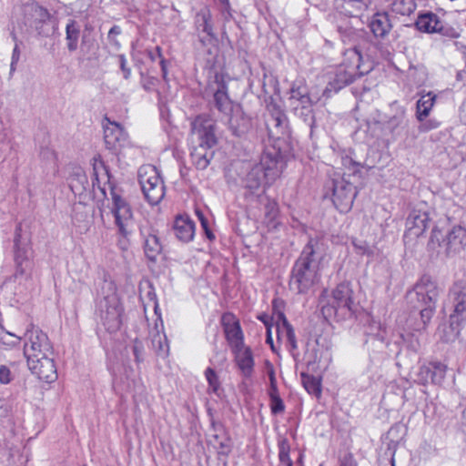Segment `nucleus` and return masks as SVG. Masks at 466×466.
Wrapping results in <instances>:
<instances>
[{
  "instance_id": "nucleus-60",
  "label": "nucleus",
  "mask_w": 466,
  "mask_h": 466,
  "mask_svg": "<svg viewBox=\"0 0 466 466\" xmlns=\"http://www.w3.org/2000/svg\"><path fill=\"white\" fill-rule=\"evenodd\" d=\"M258 319L264 323L267 329H268V327H270V329H272V326H273L272 325V319H273L272 317H269L268 314H260L258 317Z\"/></svg>"
},
{
  "instance_id": "nucleus-4",
  "label": "nucleus",
  "mask_w": 466,
  "mask_h": 466,
  "mask_svg": "<svg viewBox=\"0 0 466 466\" xmlns=\"http://www.w3.org/2000/svg\"><path fill=\"white\" fill-rule=\"evenodd\" d=\"M320 245L319 238H310L292 267L289 285L298 294L307 293L318 281L315 255L320 251Z\"/></svg>"
},
{
  "instance_id": "nucleus-13",
  "label": "nucleus",
  "mask_w": 466,
  "mask_h": 466,
  "mask_svg": "<svg viewBox=\"0 0 466 466\" xmlns=\"http://www.w3.org/2000/svg\"><path fill=\"white\" fill-rule=\"evenodd\" d=\"M24 22L26 31L35 30L39 35L48 36L51 15L46 8L36 2H30L23 6Z\"/></svg>"
},
{
  "instance_id": "nucleus-55",
  "label": "nucleus",
  "mask_w": 466,
  "mask_h": 466,
  "mask_svg": "<svg viewBox=\"0 0 466 466\" xmlns=\"http://www.w3.org/2000/svg\"><path fill=\"white\" fill-rule=\"evenodd\" d=\"M157 83L158 79L157 77L141 74V85L146 91L151 92L156 90Z\"/></svg>"
},
{
  "instance_id": "nucleus-34",
  "label": "nucleus",
  "mask_w": 466,
  "mask_h": 466,
  "mask_svg": "<svg viewBox=\"0 0 466 466\" xmlns=\"http://www.w3.org/2000/svg\"><path fill=\"white\" fill-rule=\"evenodd\" d=\"M319 100V98L316 97V99L312 102L291 108L295 116L301 118L309 126L311 131L315 126V115L312 107L316 103H318Z\"/></svg>"
},
{
  "instance_id": "nucleus-15",
  "label": "nucleus",
  "mask_w": 466,
  "mask_h": 466,
  "mask_svg": "<svg viewBox=\"0 0 466 466\" xmlns=\"http://www.w3.org/2000/svg\"><path fill=\"white\" fill-rule=\"evenodd\" d=\"M332 192V202L340 212L349 211L356 198L355 187L342 177L333 178L327 184Z\"/></svg>"
},
{
  "instance_id": "nucleus-26",
  "label": "nucleus",
  "mask_w": 466,
  "mask_h": 466,
  "mask_svg": "<svg viewBox=\"0 0 466 466\" xmlns=\"http://www.w3.org/2000/svg\"><path fill=\"white\" fill-rule=\"evenodd\" d=\"M228 319H233L232 315L225 314L222 317V323L224 327V332L226 339L232 348L235 349L242 348L244 346V335L238 321H228Z\"/></svg>"
},
{
  "instance_id": "nucleus-20",
  "label": "nucleus",
  "mask_w": 466,
  "mask_h": 466,
  "mask_svg": "<svg viewBox=\"0 0 466 466\" xmlns=\"http://www.w3.org/2000/svg\"><path fill=\"white\" fill-rule=\"evenodd\" d=\"M140 236L144 242V252L146 257L155 261L162 251V244L157 235V230L147 223L139 228Z\"/></svg>"
},
{
  "instance_id": "nucleus-8",
  "label": "nucleus",
  "mask_w": 466,
  "mask_h": 466,
  "mask_svg": "<svg viewBox=\"0 0 466 466\" xmlns=\"http://www.w3.org/2000/svg\"><path fill=\"white\" fill-rule=\"evenodd\" d=\"M30 255V236L23 230L22 224L18 223L14 236L15 277L16 279L30 278L34 267Z\"/></svg>"
},
{
  "instance_id": "nucleus-3",
  "label": "nucleus",
  "mask_w": 466,
  "mask_h": 466,
  "mask_svg": "<svg viewBox=\"0 0 466 466\" xmlns=\"http://www.w3.org/2000/svg\"><path fill=\"white\" fill-rule=\"evenodd\" d=\"M442 289L436 279L429 274H423L406 293V301L410 309L419 310L420 321L412 329L416 331L425 329L432 319L436 303Z\"/></svg>"
},
{
  "instance_id": "nucleus-2",
  "label": "nucleus",
  "mask_w": 466,
  "mask_h": 466,
  "mask_svg": "<svg viewBox=\"0 0 466 466\" xmlns=\"http://www.w3.org/2000/svg\"><path fill=\"white\" fill-rule=\"evenodd\" d=\"M93 187L97 188L106 196V188L100 185V177L106 178L109 184L110 196L112 199L111 212L115 218V224L118 228L120 238L118 246L122 250H127L129 247V237L133 232V212L129 203L121 197L117 189L109 183V170L101 159L94 158L93 163Z\"/></svg>"
},
{
  "instance_id": "nucleus-53",
  "label": "nucleus",
  "mask_w": 466,
  "mask_h": 466,
  "mask_svg": "<svg viewBox=\"0 0 466 466\" xmlns=\"http://www.w3.org/2000/svg\"><path fill=\"white\" fill-rule=\"evenodd\" d=\"M266 367H267V373H268L269 382H270V389H269L268 394L279 393L274 367H273L272 363L269 362L268 360L266 361Z\"/></svg>"
},
{
  "instance_id": "nucleus-17",
  "label": "nucleus",
  "mask_w": 466,
  "mask_h": 466,
  "mask_svg": "<svg viewBox=\"0 0 466 466\" xmlns=\"http://www.w3.org/2000/svg\"><path fill=\"white\" fill-rule=\"evenodd\" d=\"M27 365L32 373L35 374L40 380L51 383L57 379L54 355L41 356L28 360Z\"/></svg>"
},
{
  "instance_id": "nucleus-38",
  "label": "nucleus",
  "mask_w": 466,
  "mask_h": 466,
  "mask_svg": "<svg viewBox=\"0 0 466 466\" xmlns=\"http://www.w3.org/2000/svg\"><path fill=\"white\" fill-rule=\"evenodd\" d=\"M69 187L75 195H82L89 187L88 179L84 172H76L69 178Z\"/></svg>"
},
{
  "instance_id": "nucleus-25",
  "label": "nucleus",
  "mask_w": 466,
  "mask_h": 466,
  "mask_svg": "<svg viewBox=\"0 0 466 466\" xmlns=\"http://www.w3.org/2000/svg\"><path fill=\"white\" fill-rule=\"evenodd\" d=\"M448 256L460 253L466 247V229L461 226H455L443 239Z\"/></svg>"
},
{
  "instance_id": "nucleus-46",
  "label": "nucleus",
  "mask_w": 466,
  "mask_h": 466,
  "mask_svg": "<svg viewBox=\"0 0 466 466\" xmlns=\"http://www.w3.org/2000/svg\"><path fill=\"white\" fill-rule=\"evenodd\" d=\"M352 245L357 254L372 258L374 256L373 248L366 242L361 240H353Z\"/></svg>"
},
{
  "instance_id": "nucleus-22",
  "label": "nucleus",
  "mask_w": 466,
  "mask_h": 466,
  "mask_svg": "<svg viewBox=\"0 0 466 466\" xmlns=\"http://www.w3.org/2000/svg\"><path fill=\"white\" fill-rule=\"evenodd\" d=\"M431 219L426 211L412 209L406 219V232L404 237L419 238L429 227Z\"/></svg>"
},
{
  "instance_id": "nucleus-27",
  "label": "nucleus",
  "mask_w": 466,
  "mask_h": 466,
  "mask_svg": "<svg viewBox=\"0 0 466 466\" xmlns=\"http://www.w3.org/2000/svg\"><path fill=\"white\" fill-rule=\"evenodd\" d=\"M233 352L242 375L246 378L251 377L255 365L251 349L244 345L242 348L233 350Z\"/></svg>"
},
{
  "instance_id": "nucleus-62",
  "label": "nucleus",
  "mask_w": 466,
  "mask_h": 466,
  "mask_svg": "<svg viewBox=\"0 0 466 466\" xmlns=\"http://www.w3.org/2000/svg\"><path fill=\"white\" fill-rule=\"evenodd\" d=\"M41 156L43 158H46L47 160H55L56 159V153L48 148H45L41 151Z\"/></svg>"
},
{
  "instance_id": "nucleus-57",
  "label": "nucleus",
  "mask_w": 466,
  "mask_h": 466,
  "mask_svg": "<svg viewBox=\"0 0 466 466\" xmlns=\"http://www.w3.org/2000/svg\"><path fill=\"white\" fill-rule=\"evenodd\" d=\"M13 380V375L10 369L5 366H0V382L2 384H8Z\"/></svg>"
},
{
  "instance_id": "nucleus-41",
  "label": "nucleus",
  "mask_w": 466,
  "mask_h": 466,
  "mask_svg": "<svg viewBox=\"0 0 466 466\" xmlns=\"http://www.w3.org/2000/svg\"><path fill=\"white\" fill-rule=\"evenodd\" d=\"M300 376L305 390L309 394L319 396L321 393L320 380L313 375H309L305 372H301Z\"/></svg>"
},
{
  "instance_id": "nucleus-40",
  "label": "nucleus",
  "mask_w": 466,
  "mask_h": 466,
  "mask_svg": "<svg viewBox=\"0 0 466 466\" xmlns=\"http://www.w3.org/2000/svg\"><path fill=\"white\" fill-rule=\"evenodd\" d=\"M319 339H316L313 342L308 341L306 345V351L304 358L307 365H312L319 361L321 353L319 352Z\"/></svg>"
},
{
  "instance_id": "nucleus-6",
  "label": "nucleus",
  "mask_w": 466,
  "mask_h": 466,
  "mask_svg": "<svg viewBox=\"0 0 466 466\" xmlns=\"http://www.w3.org/2000/svg\"><path fill=\"white\" fill-rule=\"evenodd\" d=\"M360 47L357 46L355 49H348L344 52V66L337 69L333 80L329 83L324 94L332 90L338 92L351 84L357 76L363 75L360 69L362 56L360 53Z\"/></svg>"
},
{
  "instance_id": "nucleus-58",
  "label": "nucleus",
  "mask_w": 466,
  "mask_h": 466,
  "mask_svg": "<svg viewBox=\"0 0 466 466\" xmlns=\"http://www.w3.org/2000/svg\"><path fill=\"white\" fill-rule=\"evenodd\" d=\"M117 59H118L119 66L123 73L124 78L128 79L131 76V69L129 67H127V58H126L125 55H123V54L117 55Z\"/></svg>"
},
{
  "instance_id": "nucleus-61",
  "label": "nucleus",
  "mask_w": 466,
  "mask_h": 466,
  "mask_svg": "<svg viewBox=\"0 0 466 466\" xmlns=\"http://www.w3.org/2000/svg\"><path fill=\"white\" fill-rule=\"evenodd\" d=\"M19 57H20V50H19L18 45L15 44L14 50H13V54H12V62H11L12 69L14 68V66L17 63V61L19 60Z\"/></svg>"
},
{
  "instance_id": "nucleus-51",
  "label": "nucleus",
  "mask_w": 466,
  "mask_h": 466,
  "mask_svg": "<svg viewBox=\"0 0 466 466\" xmlns=\"http://www.w3.org/2000/svg\"><path fill=\"white\" fill-rule=\"evenodd\" d=\"M401 339L410 350H411L413 352H417L420 350V344L419 339L414 334H411V333H408L406 335L402 334Z\"/></svg>"
},
{
  "instance_id": "nucleus-37",
  "label": "nucleus",
  "mask_w": 466,
  "mask_h": 466,
  "mask_svg": "<svg viewBox=\"0 0 466 466\" xmlns=\"http://www.w3.org/2000/svg\"><path fill=\"white\" fill-rule=\"evenodd\" d=\"M266 126L270 136H283L287 133L288 118L286 115H283L282 117L267 118Z\"/></svg>"
},
{
  "instance_id": "nucleus-47",
  "label": "nucleus",
  "mask_w": 466,
  "mask_h": 466,
  "mask_svg": "<svg viewBox=\"0 0 466 466\" xmlns=\"http://www.w3.org/2000/svg\"><path fill=\"white\" fill-rule=\"evenodd\" d=\"M436 33L450 39L458 38L460 36L459 32L455 28L450 25L444 24L441 20H440Z\"/></svg>"
},
{
  "instance_id": "nucleus-49",
  "label": "nucleus",
  "mask_w": 466,
  "mask_h": 466,
  "mask_svg": "<svg viewBox=\"0 0 466 466\" xmlns=\"http://www.w3.org/2000/svg\"><path fill=\"white\" fill-rule=\"evenodd\" d=\"M279 215V206L275 200L268 199L265 204V217L266 218L273 222Z\"/></svg>"
},
{
  "instance_id": "nucleus-42",
  "label": "nucleus",
  "mask_w": 466,
  "mask_h": 466,
  "mask_svg": "<svg viewBox=\"0 0 466 466\" xmlns=\"http://www.w3.org/2000/svg\"><path fill=\"white\" fill-rule=\"evenodd\" d=\"M431 380L433 384H441L446 375L447 367L441 362H431Z\"/></svg>"
},
{
  "instance_id": "nucleus-10",
  "label": "nucleus",
  "mask_w": 466,
  "mask_h": 466,
  "mask_svg": "<svg viewBox=\"0 0 466 466\" xmlns=\"http://www.w3.org/2000/svg\"><path fill=\"white\" fill-rule=\"evenodd\" d=\"M207 94L212 95L211 105L223 116L224 118L235 111L236 106L228 96V87L225 80V76L220 72H215L209 78L206 89Z\"/></svg>"
},
{
  "instance_id": "nucleus-19",
  "label": "nucleus",
  "mask_w": 466,
  "mask_h": 466,
  "mask_svg": "<svg viewBox=\"0 0 466 466\" xmlns=\"http://www.w3.org/2000/svg\"><path fill=\"white\" fill-rule=\"evenodd\" d=\"M155 313L157 315L153 329L149 331L152 348L156 354L161 358H166L169 353V345L164 333V324L160 314L158 313V305L156 302L154 306Z\"/></svg>"
},
{
  "instance_id": "nucleus-7",
  "label": "nucleus",
  "mask_w": 466,
  "mask_h": 466,
  "mask_svg": "<svg viewBox=\"0 0 466 466\" xmlns=\"http://www.w3.org/2000/svg\"><path fill=\"white\" fill-rule=\"evenodd\" d=\"M358 304L354 299V291L351 284L348 281L341 282L336 286L331 292V300L329 306L322 308L323 312L330 314V311L342 319L355 317Z\"/></svg>"
},
{
  "instance_id": "nucleus-31",
  "label": "nucleus",
  "mask_w": 466,
  "mask_h": 466,
  "mask_svg": "<svg viewBox=\"0 0 466 466\" xmlns=\"http://www.w3.org/2000/svg\"><path fill=\"white\" fill-rule=\"evenodd\" d=\"M173 229L179 240L188 242L193 239L195 224L187 217L179 216L175 219Z\"/></svg>"
},
{
  "instance_id": "nucleus-64",
  "label": "nucleus",
  "mask_w": 466,
  "mask_h": 466,
  "mask_svg": "<svg viewBox=\"0 0 466 466\" xmlns=\"http://www.w3.org/2000/svg\"><path fill=\"white\" fill-rule=\"evenodd\" d=\"M121 33V29L118 25H114L108 32V38L111 39L113 35H117Z\"/></svg>"
},
{
  "instance_id": "nucleus-1",
  "label": "nucleus",
  "mask_w": 466,
  "mask_h": 466,
  "mask_svg": "<svg viewBox=\"0 0 466 466\" xmlns=\"http://www.w3.org/2000/svg\"><path fill=\"white\" fill-rule=\"evenodd\" d=\"M283 143L278 139L266 147L258 163L246 165V174L241 178L245 188L254 193L261 187H270L280 177L289 158V151L281 148Z\"/></svg>"
},
{
  "instance_id": "nucleus-24",
  "label": "nucleus",
  "mask_w": 466,
  "mask_h": 466,
  "mask_svg": "<svg viewBox=\"0 0 466 466\" xmlns=\"http://www.w3.org/2000/svg\"><path fill=\"white\" fill-rule=\"evenodd\" d=\"M212 16L208 7L199 10L195 16V25L198 33L206 34V36H199V41L203 46L215 39L213 32Z\"/></svg>"
},
{
  "instance_id": "nucleus-36",
  "label": "nucleus",
  "mask_w": 466,
  "mask_h": 466,
  "mask_svg": "<svg viewBox=\"0 0 466 466\" xmlns=\"http://www.w3.org/2000/svg\"><path fill=\"white\" fill-rule=\"evenodd\" d=\"M80 35V26L76 20H69L66 26V46L70 52L77 49Z\"/></svg>"
},
{
  "instance_id": "nucleus-32",
  "label": "nucleus",
  "mask_w": 466,
  "mask_h": 466,
  "mask_svg": "<svg viewBox=\"0 0 466 466\" xmlns=\"http://www.w3.org/2000/svg\"><path fill=\"white\" fill-rule=\"evenodd\" d=\"M440 20L436 14L430 11L424 12L419 14L415 25L420 32L433 34L436 33Z\"/></svg>"
},
{
  "instance_id": "nucleus-29",
  "label": "nucleus",
  "mask_w": 466,
  "mask_h": 466,
  "mask_svg": "<svg viewBox=\"0 0 466 466\" xmlns=\"http://www.w3.org/2000/svg\"><path fill=\"white\" fill-rule=\"evenodd\" d=\"M370 0H335L337 10L347 16H358L368 9Z\"/></svg>"
},
{
  "instance_id": "nucleus-33",
  "label": "nucleus",
  "mask_w": 466,
  "mask_h": 466,
  "mask_svg": "<svg viewBox=\"0 0 466 466\" xmlns=\"http://www.w3.org/2000/svg\"><path fill=\"white\" fill-rule=\"evenodd\" d=\"M436 95L429 92L420 96L416 103V117L420 122L427 118L435 104Z\"/></svg>"
},
{
  "instance_id": "nucleus-44",
  "label": "nucleus",
  "mask_w": 466,
  "mask_h": 466,
  "mask_svg": "<svg viewBox=\"0 0 466 466\" xmlns=\"http://www.w3.org/2000/svg\"><path fill=\"white\" fill-rule=\"evenodd\" d=\"M22 338L19 336H16L14 333L6 331L3 325L0 326V344L8 346V347H15L18 345L21 341Z\"/></svg>"
},
{
  "instance_id": "nucleus-52",
  "label": "nucleus",
  "mask_w": 466,
  "mask_h": 466,
  "mask_svg": "<svg viewBox=\"0 0 466 466\" xmlns=\"http://www.w3.org/2000/svg\"><path fill=\"white\" fill-rule=\"evenodd\" d=\"M270 409L273 414H279L284 411L285 405L279 393L269 394Z\"/></svg>"
},
{
  "instance_id": "nucleus-63",
  "label": "nucleus",
  "mask_w": 466,
  "mask_h": 466,
  "mask_svg": "<svg viewBox=\"0 0 466 466\" xmlns=\"http://www.w3.org/2000/svg\"><path fill=\"white\" fill-rule=\"evenodd\" d=\"M340 466H358L351 455L345 456Z\"/></svg>"
},
{
  "instance_id": "nucleus-11",
  "label": "nucleus",
  "mask_w": 466,
  "mask_h": 466,
  "mask_svg": "<svg viewBox=\"0 0 466 466\" xmlns=\"http://www.w3.org/2000/svg\"><path fill=\"white\" fill-rule=\"evenodd\" d=\"M138 182L150 205L158 204L165 196L164 182L155 166L143 165L138 169Z\"/></svg>"
},
{
  "instance_id": "nucleus-23",
  "label": "nucleus",
  "mask_w": 466,
  "mask_h": 466,
  "mask_svg": "<svg viewBox=\"0 0 466 466\" xmlns=\"http://www.w3.org/2000/svg\"><path fill=\"white\" fill-rule=\"evenodd\" d=\"M225 119L232 134L238 137L246 135L252 127L251 117L243 111L241 106H236L235 111Z\"/></svg>"
},
{
  "instance_id": "nucleus-9",
  "label": "nucleus",
  "mask_w": 466,
  "mask_h": 466,
  "mask_svg": "<svg viewBox=\"0 0 466 466\" xmlns=\"http://www.w3.org/2000/svg\"><path fill=\"white\" fill-rule=\"evenodd\" d=\"M450 296L454 309L450 316V325L444 329L445 333L449 332L442 338L445 341L453 340L459 335V327L466 319V282L456 281L450 290Z\"/></svg>"
},
{
  "instance_id": "nucleus-5",
  "label": "nucleus",
  "mask_w": 466,
  "mask_h": 466,
  "mask_svg": "<svg viewBox=\"0 0 466 466\" xmlns=\"http://www.w3.org/2000/svg\"><path fill=\"white\" fill-rule=\"evenodd\" d=\"M215 130V121L208 115H198L191 122V133L198 136L199 145L194 147L190 157L193 165L199 170L206 169L213 157L211 148L218 142Z\"/></svg>"
},
{
  "instance_id": "nucleus-18",
  "label": "nucleus",
  "mask_w": 466,
  "mask_h": 466,
  "mask_svg": "<svg viewBox=\"0 0 466 466\" xmlns=\"http://www.w3.org/2000/svg\"><path fill=\"white\" fill-rule=\"evenodd\" d=\"M337 31L339 34L340 39L344 44H353L355 49L360 46V55L363 56V52L368 49L370 46L369 33L364 29H356L349 23H344L337 25Z\"/></svg>"
},
{
  "instance_id": "nucleus-45",
  "label": "nucleus",
  "mask_w": 466,
  "mask_h": 466,
  "mask_svg": "<svg viewBox=\"0 0 466 466\" xmlns=\"http://www.w3.org/2000/svg\"><path fill=\"white\" fill-rule=\"evenodd\" d=\"M265 102L267 111L268 113V116L267 118L282 117V116L285 115L280 106L274 100L271 96L268 97V99H266Z\"/></svg>"
},
{
  "instance_id": "nucleus-39",
  "label": "nucleus",
  "mask_w": 466,
  "mask_h": 466,
  "mask_svg": "<svg viewBox=\"0 0 466 466\" xmlns=\"http://www.w3.org/2000/svg\"><path fill=\"white\" fill-rule=\"evenodd\" d=\"M415 9V0H392L391 11L397 15H410Z\"/></svg>"
},
{
  "instance_id": "nucleus-50",
  "label": "nucleus",
  "mask_w": 466,
  "mask_h": 466,
  "mask_svg": "<svg viewBox=\"0 0 466 466\" xmlns=\"http://www.w3.org/2000/svg\"><path fill=\"white\" fill-rule=\"evenodd\" d=\"M132 352L137 364H140L144 361L145 349L143 342L138 339H136L133 342Z\"/></svg>"
},
{
  "instance_id": "nucleus-59",
  "label": "nucleus",
  "mask_w": 466,
  "mask_h": 466,
  "mask_svg": "<svg viewBox=\"0 0 466 466\" xmlns=\"http://www.w3.org/2000/svg\"><path fill=\"white\" fill-rule=\"evenodd\" d=\"M157 56L160 58V66L162 76L165 81H167V60L162 56L161 48L157 46Z\"/></svg>"
},
{
  "instance_id": "nucleus-56",
  "label": "nucleus",
  "mask_w": 466,
  "mask_h": 466,
  "mask_svg": "<svg viewBox=\"0 0 466 466\" xmlns=\"http://www.w3.org/2000/svg\"><path fill=\"white\" fill-rule=\"evenodd\" d=\"M442 238L441 230L437 228H434L431 231V238L429 241V247L431 248H435L441 246V238Z\"/></svg>"
},
{
  "instance_id": "nucleus-43",
  "label": "nucleus",
  "mask_w": 466,
  "mask_h": 466,
  "mask_svg": "<svg viewBox=\"0 0 466 466\" xmlns=\"http://www.w3.org/2000/svg\"><path fill=\"white\" fill-rule=\"evenodd\" d=\"M290 446L287 439L279 441V459L283 466H292V461L289 457Z\"/></svg>"
},
{
  "instance_id": "nucleus-28",
  "label": "nucleus",
  "mask_w": 466,
  "mask_h": 466,
  "mask_svg": "<svg viewBox=\"0 0 466 466\" xmlns=\"http://www.w3.org/2000/svg\"><path fill=\"white\" fill-rule=\"evenodd\" d=\"M369 27L375 37H386L392 28L389 14L386 12L375 13L369 22Z\"/></svg>"
},
{
  "instance_id": "nucleus-30",
  "label": "nucleus",
  "mask_w": 466,
  "mask_h": 466,
  "mask_svg": "<svg viewBox=\"0 0 466 466\" xmlns=\"http://www.w3.org/2000/svg\"><path fill=\"white\" fill-rule=\"evenodd\" d=\"M315 99L316 98L311 96L308 86L302 81H296L292 84L290 87V96L289 97L291 108L308 104Z\"/></svg>"
},
{
  "instance_id": "nucleus-21",
  "label": "nucleus",
  "mask_w": 466,
  "mask_h": 466,
  "mask_svg": "<svg viewBox=\"0 0 466 466\" xmlns=\"http://www.w3.org/2000/svg\"><path fill=\"white\" fill-rule=\"evenodd\" d=\"M275 318L278 340L285 339L289 352L295 356V351L298 350V342L292 325L281 311H278L275 314Z\"/></svg>"
},
{
  "instance_id": "nucleus-14",
  "label": "nucleus",
  "mask_w": 466,
  "mask_h": 466,
  "mask_svg": "<svg viewBox=\"0 0 466 466\" xmlns=\"http://www.w3.org/2000/svg\"><path fill=\"white\" fill-rule=\"evenodd\" d=\"M98 311L103 325L109 332L120 329L123 308L116 294L104 297L98 303Z\"/></svg>"
},
{
  "instance_id": "nucleus-35",
  "label": "nucleus",
  "mask_w": 466,
  "mask_h": 466,
  "mask_svg": "<svg viewBox=\"0 0 466 466\" xmlns=\"http://www.w3.org/2000/svg\"><path fill=\"white\" fill-rule=\"evenodd\" d=\"M390 110L392 114L388 117L385 127L393 133L399 127L403 126L405 120V109L395 102L391 104Z\"/></svg>"
},
{
  "instance_id": "nucleus-12",
  "label": "nucleus",
  "mask_w": 466,
  "mask_h": 466,
  "mask_svg": "<svg viewBox=\"0 0 466 466\" xmlns=\"http://www.w3.org/2000/svg\"><path fill=\"white\" fill-rule=\"evenodd\" d=\"M24 355L26 360L41 356L54 355L53 345L48 336L38 327L30 325L23 337Z\"/></svg>"
},
{
  "instance_id": "nucleus-48",
  "label": "nucleus",
  "mask_w": 466,
  "mask_h": 466,
  "mask_svg": "<svg viewBox=\"0 0 466 466\" xmlns=\"http://www.w3.org/2000/svg\"><path fill=\"white\" fill-rule=\"evenodd\" d=\"M205 376L208 382L209 389H211L212 392L217 394L220 387V382L216 371L212 368H208L205 371Z\"/></svg>"
},
{
  "instance_id": "nucleus-54",
  "label": "nucleus",
  "mask_w": 466,
  "mask_h": 466,
  "mask_svg": "<svg viewBox=\"0 0 466 466\" xmlns=\"http://www.w3.org/2000/svg\"><path fill=\"white\" fill-rule=\"evenodd\" d=\"M417 380L422 385H426L429 382H431L430 364L422 365L420 367L417 373Z\"/></svg>"
},
{
  "instance_id": "nucleus-16",
  "label": "nucleus",
  "mask_w": 466,
  "mask_h": 466,
  "mask_svg": "<svg viewBox=\"0 0 466 466\" xmlns=\"http://www.w3.org/2000/svg\"><path fill=\"white\" fill-rule=\"evenodd\" d=\"M104 139L106 147L115 154L130 145L127 132L115 121H109V126L104 128Z\"/></svg>"
}]
</instances>
